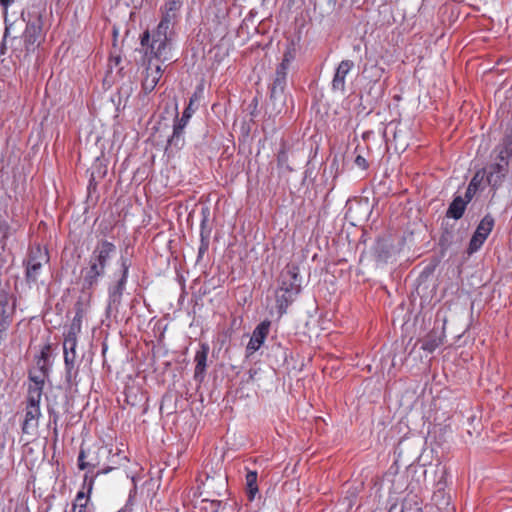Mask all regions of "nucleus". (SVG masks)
Masks as SVG:
<instances>
[{"label": "nucleus", "mask_w": 512, "mask_h": 512, "mask_svg": "<svg viewBox=\"0 0 512 512\" xmlns=\"http://www.w3.org/2000/svg\"><path fill=\"white\" fill-rule=\"evenodd\" d=\"M111 61H114L115 65H118L120 62V57L112 58Z\"/></svg>", "instance_id": "nucleus-47"}, {"label": "nucleus", "mask_w": 512, "mask_h": 512, "mask_svg": "<svg viewBox=\"0 0 512 512\" xmlns=\"http://www.w3.org/2000/svg\"><path fill=\"white\" fill-rule=\"evenodd\" d=\"M214 482H215V478L207 477L206 482L204 483V486L207 488H214V485H213Z\"/></svg>", "instance_id": "nucleus-43"}, {"label": "nucleus", "mask_w": 512, "mask_h": 512, "mask_svg": "<svg viewBox=\"0 0 512 512\" xmlns=\"http://www.w3.org/2000/svg\"><path fill=\"white\" fill-rule=\"evenodd\" d=\"M11 234V226L8 221L0 217V255L4 251L6 240Z\"/></svg>", "instance_id": "nucleus-25"}, {"label": "nucleus", "mask_w": 512, "mask_h": 512, "mask_svg": "<svg viewBox=\"0 0 512 512\" xmlns=\"http://www.w3.org/2000/svg\"><path fill=\"white\" fill-rule=\"evenodd\" d=\"M218 482H219V487L216 491V494L220 496V495H222L223 492H226V477L218 475Z\"/></svg>", "instance_id": "nucleus-41"}, {"label": "nucleus", "mask_w": 512, "mask_h": 512, "mask_svg": "<svg viewBox=\"0 0 512 512\" xmlns=\"http://www.w3.org/2000/svg\"><path fill=\"white\" fill-rule=\"evenodd\" d=\"M288 156L284 151H281L277 156V164L279 167L285 166L287 170L292 171V168L286 164Z\"/></svg>", "instance_id": "nucleus-38"}, {"label": "nucleus", "mask_w": 512, "mask_h": 512, "mask_svg": "<svg viewBox=\"0 0 512 512\" xmlns=\"http://www.w3.org/2000/svg\"><path fill=\"white\" fill-rule=\"evenodd\" d=\"M210 351V347L207 343H201L199 349L195 353L194 361L196 363L194 370V379L202 382L207 367V357Z\"/></svg>", "instance_id": "nucleus-14"}, {"label": "nucleus", "mask_w": 512, "mask_h": 512, "mask_svg": "<svg viewBox=\"0 0 512 512\" xmlns=\"http://www.w3.org/2000/svg\"><path fill=\"white\" fill-rule=\"evenodd\" d=\"M302 290L300 269L295 264H288L280 273L278 288L275 292L276 307L280 315L296 300Z\"/></svg>", "instance_id": "nucleus-3"}, {"label": "nucleus", "mask_w": 512, "mask_h": 512, "mask_svg": "<svg viewBox=\"0 0 512 512\" xmlns=\"http://www.w3.org/2000/svg\"><path fill=\"white\" fill-rule=\"evenodd\" d=\"M439 494H441V491H438V493H435L434 498H437L439 496Z\"/></svg>", "instance_id": "nucleus-48"}, {"label": "nucleus", "mask_w": 512, "mask_h": 512, "mask_svg": "<svg viewBox=\"0 0 512 512\" xmlns=\"http://www.w3.org/2000/svg\"><path fill=\"white\" fill-rule=\"evenodd\" d=\"M116 252L117 247L113 242L106 239L97 241L81 269L83 288L92 289L99 284Z\"/></svg>", "instance_id": "nucleus-2"}, {"label": "nucleus", "mask_w": 512, "mask_h": 512, "mask_svg": "<svg viewBox=\"0 0 512 512\" xmlns=\"http://www.w3.org/2000/svg\"><path fill=\"white\" fill-rule=\"evenodd\" d=\"M290 66L291 65H289V64L280 62L276 67L275 76H274L273 81L287 84V75H288Z\"/></svg>", "instance_id": "nucleus-28"}, {"label": "nucleus", "mask_w": 512, "mask_h": 512, "mask_svg": "<svg viewBox=\"0 0 512 512\" xmlns=\"http://www.w3.org/2000/svg\"><path fill=\"white\" fill-rule=\"evenodd\" d=\"M94 486V477L85 473L82 490L78 491L72 504V512H87V505Z\"/></svg>", "instance_id": "nucleus-10"}, {"label": "nucleus", "mask_w": 512, "mask_h": 512, "mask_svg": "<svg viewBox=\"0 0 512 512\" xmlns=\"http://www.w3.org/2000/svg\"><path fill=\"white\" fill-rule=\"evenodd\" d=\"M50 345L49 344H46L40 351V354L38 356V365H40L41 361H43V363L45 364V362L48 361L49 357H50Z\"/></svg>", "instance_id": "nucleus-36"}, {"label": "nucleus", "mask_w": 512, "mask_h": 512, "mask_svg": "<svg viewBox=\"0 0 512 512\" xmlns=\"http://www.w3.org/2000/svg\"><path fill=\"white\" fill-rule=\"evenodd\" d=\"M93 181H94V178L92 177V178L90 179V182H89V187L92 185Z\"/></svg>", "instance_id": "nucleus-49"}, {"label": "nucleus", "mask_w": 512, "mask_h": 512, "mask_svg": "<svg viewBox=\"0 0 512 512\" xmlns=\"http://www.w3.org/2000/svg\"><path fill=\"white\" fill-rule=\"evenodd\" d=\"M482 179H483V175L480 176V171H478L472 177L471 181L469 182V184L467 186L465 194H464V198L467 199V201L470 202L473 199V197L475 196V194L479 190V187L481 185Z\"/></svg>", "instance_id": "nucleus-22"}, {"label": "nucleus", "mask_w": 512, "mask_h": 512, "mask_svg": "<svg viewBox=\"0 0 512 512\" xmlns=\"http://www.w3.org/2000/svg\"><path fill=\"white\" fill-rule=\"evenodd\" d=\"M29 380H30L31 384H29L28 387H32V388L39 387V388L43 389L44 379L41 376H36V375L30 374Z\"/></svg>", "instance_id": "nucleus-37"}, {"label": "nucleus", "mask_w": 512, "mask_h": 512, "mask_svg": "<svg viewBox=\"0 0 512 512\" xmlns=\"http://www.w3.org/2000/svg\"><path fill=\"white\" fill-rule=\"evenodd\" d=\"M40 416V407H31L26 405L24 420L21 425L22 433L32 434L38 427V420Z\"/></svg>", "instance_id": "nucleus-16"}, {"label": "nucleus", "mask_w": 512, "mask_h": 512, "mask_svg": "<svg viewBox=\"0 0 512 512\" xmlns=\"http://www.w3.org/2000/svg\"><path fill=\"white\" fill-rule=\"evenodd\" d=\"M79 329L80 327H76L74 320L68 332L64 336L63 352L65 366H76L77 330Z\"/></svg>", "instance_id": "nucleus-8"}, {"label": "nucleus", "mask_w": 512, "mask_h": 512, "mask_svg": "<svg viewBox=\"0 0 512 512\" xmlns=\"http://www.w3.org/2000/svg\"><path fill=\"white\" fill-rule=\"evenodd\" d=\"M257 478L256 471H248L246 474V494L250 501H253L259 492Z\"/></svg>", "instance_id": "nucleus-19"}, {"label": "nucleus", "mask_w": 512, "mask_h": 512, "mask_svg": "<svg viewBox=\"0 0 512 512\" xmlns=\"http://www.w3.org/2000/svg\"><path fill=\"white\" fill-rule=\"evenodd\" d=\"M11 2L12 0H0V4L4 7L9 6Z\"/></svg>", "instance_id": "nucleus-46"}, {"label": "nucleus", "mask_w": 512, "mask_h": 512, "mask_svg": "<svg viewBox=\"0 0 512 512\" xmlns=\"http://www.w3.org/2000/svg\"><path fill=\"white\" fill-rule=\"evenodd\" d=\"M355 64L352 60H342L335 69L334 76L331 82V89L334 92L345 94L346 92V76L354 68Z\"/></svg>", "instance_id": "nucleus-9"}, {"label": "nucleus", "mask_w": 512, "mask_h": 512, "mask_svg": "<svg viewBox=\"0 0 512 512\" xmlns=\"http://www.w3.org/2000/svg\"><path fill=\"white\" fill-rule=\"evenodd\" d=\"M181 6H182V2L180 0H168L164 5L163 10H167L169 12H173V13L177 14V12L181 8Z\"/></svg>", "instance_id": "nucleus-32"}, {"label": "nucleus", "mask_w": 512, "mask_h": 512, "mask_svg": "<svg viewBox=\"0 0 512 512\" xmlns=\"http://www.w3.org/2000/svg\"><path fill=\"white\" fill-rule=\"evenodd\" d=\"M48 413H49V426L53 425L54 433L57 434V422H58V419H59V415L52 408L48 409Z\"/></svg>", "instance_id": "nucleus-34"}, {"label": "nucleus", "mask_w": 512, "mask_h": 512, "mask_svg": "<svg viewBox=\"0 0 512 512\" xmlns=\"http://www.w3.org/2000/svg\"><path fill=\"white\" fill-rule=\"evenodd\" d=\"M85 458H86L85 452H84V450H81L79 452L78 459H77L78 468L80 470H85L89 466V464L85 461Z\"/></svg>", "instance_id": "nucleus-39"}, {"label": "nucleus", "mask_w": 512, "mask_h": 512, "mask_svg": "<svg viewBox=\"0 0 512 512\" xmlns=\"http://www.w3.org/2000/svg\"><path fill=\"white\" fill-rule=\"evenodd\" d=\"M468 203L469 201H467L463 196L456 195L446 210V217L453 220L461 219L465 213Z\"/></svg>", "instance_id": "nucleus-17"}, {"label": "nucleus", "mask_w": 512, "mask_h": 512, "mask_svg": "<svg viewBox=\"0 0 512 512\" xmlns=\"http://www.w3.org/2000/svg\"><path fill=\"white\" fill-rule=\"evenodd\" d=\"M355 165L362 170H366L369 166L368 161L361 155L356 156L355 158Z\"/></svg>", "instance_id": "nucleus-40"}, {"label": "nucleus", "mask_w": 512, "mask_h": 512, "mask_svg": "<svg viewBox=\"0 0 512 512\" xmlns=\"http://www.w3.org/2000/svg\"><path fill=\"white\" fill-rule=\"evenodd\" d=\"M208 209H203V217L200 223V239L210 241L211 228L208 226Z\"/></svg>", "instance_id": "nucleus-27"}, {"label": "nucleus", "mask_w": 512, "mask_h": 512, "mask_svg": "<svg viewBox=\"0 0 512 512\" xmlns=\"http://www.w3.org/2000/svg\"><path fill=\"white\" fill-rule=\"evenodd\" d=\"M9 34V28H5L4 36L0 44V56L4 55L7 51L6 38Z\"/></svg>", "instance_id": "nucleus-42"}, {"label": "nucleus", "mask_w": 512, "mask_h": 512, "mask_svg": "<svg viewBox=\"0 0 512 512\" xmlns=\"http://www.w3.org/2000/svg\"><path fill=\"white\" fill-rule=\"evenodd\" d=\"M177 14L167 10L162 11V17L157 27L144 31L140 36V44L143 53L164 63L172 58V40Z\"/></svg>", "instance_id": "nucleus-1"}, {"label": "nucleus", "mask_w": 512, "mask_h": 512, "mask_svg": "<svg viewBox=\"0 0 512 512\" xmlns=\"http://www.w3.org/2000/svg\"><path fill=\"white\" fill-rule=\"evenodd\" d=\"M50 260L48 250L40 245L29 248L27 259L24 261L25 280L29 286L36 284L42 273V268Z\"/></svg>", "instance_id": "nucleus-6"}, {"label": "nucleus", "mask_w": 512, "mask_h": 512, "mask_svg": "<svg viewBox=\"0 0 512 512\" xmlns=\"http://www.w3.org/2000/svg\"><path fill=\"white\" fill-rule=\"evenodd\" d=\"M112 470V467H107L101 471H98L95 475H92L94 477V479L96 478V476H98L99 474H107L109 473L110 471Z\"/></svg>", "instance_id": "nucleus-45"}, {"label": "nucleus", "mask_w": 512, "mask_h": 512, "mask_svg": "<svg viewBox=\"0 0 512 512\" xmlns=\"http://www.w3.org/2000/svg\"><path fill=\"white\" fill-rule=\"evenodd\" d=\"M43 389L28 387L26 405L31 407H40Z\"/></svg>", "instance_id": "nucleus-23"}, {"label": "nucleus", "mask_w": 512, "mask_h": 512, "mask_svg": "<svg viewBox=\"0 0 512 512\" xmlns=\"http://www.w3.org/2000/svg\"><path fill=\"white\" fill-rule=\"evenodd\" d=\"M442 344V339L436 333H429L421 340V349L433 353Z\"/></svg>", "instance_id": "nucleus-20"}, {"label": "nucleus", "mask_w": 512, "mask_h": 512, "mask_svg": "<svg viewBox=\"0 0 512 512\" xmlns=\"http://www.w3.org/2000/svg\"><path fill=\"white\" fill-rule=\"evenodd\" d=\"M132 481H133V483H135L134 477H132ZM135 491H136V484H134L133 490L130 491L129 497H128V500H127L125 506L123 508H121L117 512H132L133 511V509H132V499H133V493Z\"/></svg>", "instance_id": "nucleus-33"}, {"label": "nucleus", "mask_w": 512, "mask_h": 512, "mask_svg": "<svg viewBox=\"0 0 512 512\" xmlns=\"http://www.w3.org/2000/svg\"><path fill=\"white\" fill-rule=\"evenodd\" d=\"M192 99L190 100L189 105L184 109L182 112L181 118H176V121L174 123V126L177 127L178 130H184L187 126L188 122L190 121L194 110L191 108Z\"/></svg>", "instance_id": "nucleus-24"}, {"label": "nucleus", "mask_w": 512, "mask_h": 512, "mask_svg": "<svg viewBox=\"0 0 512 512\" xmlns=\"http://www.w3.org/2000/svg\"><path fill=\"white\" fill-rule=\"evenodd\" d=\"M270 326L271 322L269 320H264L255 327L246 347L249 354H253L260 349L269 333Z\"/></svg>", "instance_id": "nucleus-13"}, {"label": "nucleus", "mask_w": 512, "mask_h": 512, "mask_svg": "<svg viewBox=\"0 0 512 512\" xmlns=\"http://www.w3.org/2000/svg\"><path fill=\"white\" fill-rule=\"evenodd\" d=\"M15 311V301H10L7 294L0 297V328L8 329Z\"/></svg>", "instance_id": "nucleus-15"}, {"label": "nucleus", "mask_w": 512, "mask_h": 512, "mask_svg": "<svg viewBox=\"0 0 512 512\" xmlns=\"http://www.w3.org/2000/svg\"><path fill=\"white\" fill-rule=\"evenodd\" d=\"M497 153V160L509 163L512 157V127L511 130L506 132L501 142L495 147Z\"/></svg>", "instance_id": "nucleus-18"}, {"label": "nucleus", "mask_w": 512, "mask_h": 512, "mask_svg": "<svg viewBox=\"0 0 512 512\" xmlns=\"http://www.w3.org/2000/svg\"><path fill=\"white\" fill-rule=\"evenodd\" d=\"M78 375V368L76 366H65V381L68 385H76V377Z\"/></svg>", "instance_id": "nucleus-31"}, {"label": "nucleus", "mask_w": 512, "mask_h": 512, "mask_svg": "<svg viewBox=\"0 0 512 512\" xmlns=\"http://www.w3.org/2000/svg\"><path fill=\"white\" fill-rule=\"evenodd\" d=\"M508 166V162L498 160L497 162L490 164L483 171V176L486 175V180L492 188L496 189L500 186L502 179L507 172Z\"/></svg>", "instance_id": "nucleus-12"}, {"label": "nucleus", "mask_w": 512, "mask_h": 512, "mask_svg": "<svg viewBox=\"0 0 512 512\" xmlns=\"http://www.w3.org/2000/svg\"><path fill=\"white\" fill-rule=\"evenodd\" d=\"M494 224L495 221L492 215L486 214L477 225L475 232L487 239L494 227Z\"/></svg>", "instance_id": "nucleus-21"}, {"label": "nucleus", "mask_w": 512, "mask_h": 512, "mask_svg": "<svg viewBox=\"0 0 512 512\" xmlns=\"http://www.w3.org/2000/svg\"><path fill=\"white\" fill-rule=\"evenodd\" d=\"M287 84L272 81L269 88V103L272 114H280L287 106L288 94L286 92Z\"/></svg>", "instance_id": "nucleus-7"}, {"label": "nucleus", "mask_w": 512, "mask_h": 512, "mask_svg": "<svg viewBox=\"0 0 512 512\" xmlns=\"http://www.w3.org/2000/svg\"><path fill=\"white\" fill-rule=\"evenodd\" d=\"M377 257L379 260L386 262L388 258L387 252H378Z\"/></svg>", "instance_id": "nucleus-44"}, {"label": "nucleus", "mask_w": 512, "mask_h": 512, "mask_svg": "<svg viewBox=\"0 0 512 512\" xmlns=\"http://www.w3.org/2000/svg\"><path fill=\"white\" fill-rule=\"evenodd\" d=\"M296 48L294 44H290L286 47L281 62L291 65L296 59Z\"/></svg>", "instance_id": "nucleus-30"}, {"label": "nucleus", "mask_w": 512, "mask_h": 512, "mask_svg": "<svg viewBox=\"0 0 512 512\" xmlns=\"http://www.w3.org/2000/svg\"><path fill=\"white\" fill-rule=\"evenodd\" d=\"M183 143V130H178L177 127L173 125V133L168 139V145L180 148Z\"/></svg>", "instance_id": "nucleus-29"}, {"label": "nucleus", "mask_w": 512, "mask_h": 512, "mask_svg": "<svg viewBox=\"0 0 512 512\" xmlns=\"http://www.w3.org/2000/svg\"><path fill=\"white\" fill-rule=\"evenodd\" d=\"M118 264L120 268L113 273L112 281L107 289L108 298L105 314L109 319H116L119 313L122 297L128 282L131 261L129 258L122 255L118 259Z\"/></svg>", "instance_id": "nucleus-4"}, {"label": "nucleus", "mask_w": 512, "mask_h": 512, "mask_svg": "<svg viewBox=\"0 0 512 512\" xmlns=\"http://www.w3.org/2000/svg\"><path fill=\"white\" fill-rule=\"evenodd\" d=\"M209 244H210V241L200 239V245L198 247V254H197V262H199L203 258L204 254L208 251Z\"/></svg>", "instance_id": "nucleus-35"}, {"label": "nucleus", "mask_w": 512, "mask_h": 512, "mask_svg": "<svg viewBox=\"0 0 512 512\" xmlns=\"http://www.w3.org/2000/svg\"><path fill=\"white\" fill-rule=\"evenodd\" d=\"M22 18L26 21V28L23 33V40L27 51L34 50L36 43L42 38L43 12L39 7H32L22 12Z\"/></svg>", "instance_id": "nucleus-5"}, {"label": "nucleus", "mask_w": 512, "mask_h": 512, "mask_svg": "<svg viewBox=\"0 0 512 512\" xmlns=\"http://www.w3.org/2000/svg\"><path fill=\"white\" fill-rule=\"evenodd\" d=\"M486 238L474 231L468 245L467 252L469 255L476 253L484 244Z\"/></svg>", "instance_id": "nucleus-26"}, {"label": "nucleus", "mask_w": 512, "mask_h": 512, "mask_svg": "<svg viewBox=\"0 0 512 512\" xmlns=\"http://www.w3.org/2000/svg\"><path fill=\"white\" fill-rule=\"evenodd\" d=\"M144 56L148 59V66L146 67V75L142 81V89L146 94L151 93L157 84L159 83L162 77V68L160 64L152 65V60H156L155 58H150L144 54Z\"/></svg>", "instance_id": "nucleus-11"}]
</instances>
